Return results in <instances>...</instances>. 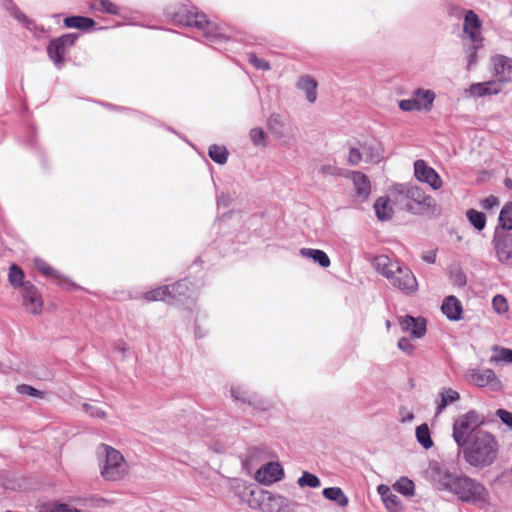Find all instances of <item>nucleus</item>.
Listing matches in <instances>:
<instances>
[{
    "instance_id": "1",
    "label": "nucleus",
    "mask_w": 512,
    "mask_h": 512,
    "mask_svg": "<svg viewBox=\"0 0 512 512\" xmlns=\"http://www.w3.org/2000/svg\"><path fill=\"white\" fill-rule=\"evenodd\" d=\"M428 474L436 489L451 492L462 502L481 505L487 500L488 492L481 483L468 476L452 473L438 462L430 463Z\"/></svg>"
},
{
    "instance_id": "2",
    "label": "nucleus",
    "mask_w": 512,
    "mask_h": 512,
    "mask_svg": "<svg viewBox=\"0 0 512 512\" xmlns=\"http://www.w3.org/2000/svg\"><path fill=\"white\" fill-rule=\"evenodd\" d=\"M172 21L181 26L196 28L203 33L205 43L220 49L223 43L229 41L220 29L210 22L204 13L198 12L197 8L188 5H179L176 8H169L166 12Z\"/></svg>"
},
{
    "instance_id": "3",
    "label": "nucleus",
    "mask_w": 512,
    "mask_h": 512,
    "mask_svg": "<svg viewBox=\"0 0 512 512\" xmlns=\"http://www.w3.org/2000/svg\"><path fill=\"white\" fill-rule=\"evenodd\" d=\"M373 266L389 283L405 294H411L418 288V283L413 272L406 266L401 265L397 260L387 255L375 257Z\"/></svg>"
},
{
    "instance_id": "4",
    "label": "nucleus",
    "mask_w": 512,
    "mask_h": 512,
    "mask_svg": "<svg viewBox=\"0 0 512 512\" xmlns=\"http://www.w3.org/2000/svg\"><path fill=\"white\" fill-rule=\"evenodd\" d=\"M463 448L466 462L474 467L489 466L497 457V442L494 436L486 431H477L470 445Z\"/></svg>"
},
{
    "instance_id": "5",
    "label": "nucleus",
    "mask_w": 512,
    "mask_h": 512,
    "mask_svg": "<svg viewBox=\"0 0 512 512\" xmlns=\"http://www.w3.org/2000/svg\"><path fill=\"white\" fill-rule=\"evenodd\" d=\"M484 423L483 415L470 410L457 417L453 422L452 436L459 448L468 444L469 438L476 433V429Z\"/></svg>"
},
{
    "instance_id": "6",
    "label": "nucleus",
    "mask_w": 512,
    "mask_h": 512,
    "mask_svg": "<svg viewBox=\"0 0 512 512\" xmlns=\"http://www.w3.org/2000/svg\"><path fill=\"white\" fill-rule=\"evenodd\" d=\"M395 190L413 204H407L406 210L413 214H424L435 207V200L426 195L424 190L416 185L398 184Z\"/></svg>"
},
{
    "instance_id": "7",
    "label": "nucleus",
    "mask_w": 512,
    "mask_h": 512,
    "mask_svg": "<svg viewBox=\"0 0 512 512\" xmlns=\"http://www.w3.org/2000/svg\"><path fill=\"white\" fill-rule=\"evenodd\" d=\"M99 455L105 459L101 465V474L106 480L116 481L124 477L127 472V465L123 455L108 445H102Z\"/></svg>"
},
{
    "instance_id": "8",
    "label": "nucleus",
    "mask_w": 512,
    "mask_h": 512,
    "mask_svg": "<svg viewBox=\"0 0 512 512\" xmlns=\"http://www.w3.org/2000/svg\"><path fill=\"white\" fill-rule=\"evenodd\" d=\"M77 33H67L60 37L51 39L47 46V54L54 65L61 69L64 65V57L70 47H72L78 39Z\"/></svg>"
},
{
    "instance_id": "9",
    "label": "nucleus",
    "mask_w": 512,
    "mask_h": 512,
    "mask_svg": "<svg viewBox=\"0 0 512 512\" xmlns=\"http://www.w3.org/2000/svg\"><path fill=\"white\" fill-rule=\"evenodd\" d=\"M298 503L288 497L264 491L260 497V508L263 512H294Z\"/></svg>"
},
{
    "instance_id": "10",
    "label": "nucleus",
    "mask_w": 512,
    "mask_h": 512,
    "mask_svg": "<svg viewBox=\"0 0 512 512\" xmlns=\"http://www.w3.org/2000/svg\"><path fill=\"white\" fill-rule=\"evenodd\" d=\"M267 128L275 139L283 145H290L295 142L290 122L282 115L273 113L267 120Z\"/></svg>"
},
{
    "instance_id": "11",
    "label": "nucleus",
    "mask_w": 512,
    "mask_h": 512,
    "mask_svg": "<svg viewBox=\"0 0 512 512\" xmlns=\"http://www.w3.org/2000/svg\"><path fill=\"white\" fill-rule=\"evenodd\" d=\"M467 380L478 387H488L494 392L503 389L502 381L492 369H469L466 373Z\"/></svg>"
},
{
    "instance_id": "12",
    "label": "nucleus",
    "mask_w": 512,
    "mask_h": 512,
    "mask_svg": "<svg viewBox=\"0 0 512 512\" xmlns=\"http://www.w3.org/2000/svg\"><path fill=\"white\" fill-rule=\"evenodd\" d=\"M498 261L506 266H512V233L495 230L492 240Z\"/></svg>"
},
{
    "instance_id": "13",
    "label": "nucleus",
    "mask_w": 512,
    "mask_h": 512,
    "mask_svg": "<svg viewBox=\"0 0 512 512\" xmlns=\"http://www.w3.org/2000/svg\"><path fill=\"white\" fill-rule=\"evenodd\" d=\"M33 263L38 272L47 278H53L60 288L67 291L79 289V286L76 283H74L70 278L62 275L59 271L55 270L44 259L36 257L34 258Z\"/></svg>"
},
{
    "instance_id": "14",
    "label": "nucleus",
    "mask_w": 512,
    "mask_h": 512,
    "mask_svg": "<svg viewBox=\"0 0 512 512\" xmlns=\"http://www.w3.org/2000/svg\"><path fill=\"white\" fill-rule=\"evenodd\" d=\"M23 306L25 310L33 315H38L43 309V299L38 288L31 282H27L21 290Z\"/></svg>"
},
{
    "instance_id": "15",
    "label": "nucleus",
    "mask_w": 512,
    "mask_h": 512,
    "mask_svg": "<svg viewBox=\"0 0 512 512\" xmlns=\"http://www.w3.org/2000/svg\"><path fill=\"white\" fill-rule=\"evenodd\" d=\"M414 175L420 182L429 184L433 190H438L442 186V180L438 173L424 160L419 159L414 162Z\"/></svg>"
},
{
    "instance_id": "16",
    "label": "nucleus",
    "mask_w": 512,
    "mask_h": 512,
    "mask_svg": "<svg viewBox=\"0 0 512 512\" xmlns=\"http://www.w3.org/2000/svg\"><path fill=\"white\" fill-rule=\"evenodd\" d=\"M481 28L482 21L479 16L473 10L465 11L462 40H474L475 42L483 40Z\"/></svg>"
},
{
    "instance_id": "17",
    "label": "nucleus",
    "mask_w": 512,
    "mask_h": 512,
    "mask_svg": "<svg viewBox=\"0 0 512 512\" xmlns=\"http://www.w3.org/2000/svg\"><path fill=\"white\" fill-rule=\"evenodd\" d=\"M283 475V468L278 462H269L257 470L255 479L261 484L271 485L280 481Z\"/></svg>"
},
{
    "instance_id": "18",
    "label": "nucleus",
    "mask_w": 512,
    "mask_h": 512,
    "mask_svg": "<svg viewBox=\"0 0 512 512\" xmlns=\"http://www.w3.org/2000/svg\"><path fill=\"white\" fill-rule=\"evenodd\" d=\"M169 288V304L182 302L184 298H193L195 288L189 279H182L168 285Z\"/></svg>"
},
{
    "instance_id": "19",
    "label": "nucleus",
    "mask_w": 512,
    "mask_h": 512,
    "mask_svg": "<svg viewBox=\"0 0 512 512\" xmlns=\"http://www.w3.org/2000/svg\"><path fill=\"white\" fill-rule=\"evenodd\" d=\"M230 396L237 404H247L254 408L261 409V401L257 395L250 391L245 385L232 384L230 387Z\"/></svg>"
},
{
    "instance_id": "20",
    "label": "nucleus",
    "mask_w": 512,
    "mask_h": 512,
    "mask_svg": "<svg viewBox=\"0 0 512 512\" xmlns=\"http://www.w3.org/2000/svg\"><path fill=\"white\" fill-rule=\"evenodd\" d=\"M426 320L422 317L405 315L399 317V325L405 332H409L414 338H422L426 331Z\"/></svg>"
},
{
    "instance_id": "21",
    "label": "nucleus",
    "mask_w": 512,
    "mask_h": 512,
    "mask_svg": "<svg viewBox=\"0 0 512 512\" xmlns=\"http://www.w3.org/2000/svg\"><path fill=\"white\" fill-rule=\"evenodd\" d=\"M494 73L497 82L508 83L512 81V59L503 55H498L493 59Z\"/></svg>"
},
{
    "instance_id": "22",
    "label": "nucleus",
    "mask_w": 512,
    "mask_h": 512,
    "mask_svg": "<svg viewBox=\"0 0 512 512\" xmlns=\"http://www.w3.org/2000/svg\"><path fill=\"white\" fill-rule=\"evenodd\" d=\"M502 90V85L496 80L473 83L467 92L474 97H484L487 95H496Z\"/></svg>"
},
{
    "instance_id": "23",
    "label": "nucleus",
    "mask_w": 512,
    "mask_h": 512,
    "mask_svg": "<svg viewBox=\"0 0 512 512\" xmlns=\"http://www.w3.org/2000/svg\"><path fill=\"white\" fill-rule=\"evenodd\" d=\"M442 313L451 321L462 319L463 307L460 300L453 296H447L441 306Z\"/></svg>"
},
{
    "instance_id": "24",
    "label": "nucleus",
    "mask_w": 512,
    "mask_h": 512,
    "mask_svg": "<svg viewBox=\"0 0 512 512\" xmlns=\"http://www.w3.org/2000/svg\"><path fill=\"white\" fill-rule=\"evenodd\" d=\"M361 148L363 151L364 159L367 162L378 163L383 158L382 144L376 139L365 141L361 145Z\"/></svg>"
},
{
    "instance_id": "25",
    "label": "nucleus",
    "mask_w": 512,
    "mask_h": 512,
    "mask_svg": "<svg viewBox=\"0 0 512 512\" xmlns=\"http://www.w3.org/2000/svg\"><path fill=\"white\" fill-rule=\"evenodd\" d=\"M377 491L381 496L387 510H389L390 512L401 511V501L399 497L393 493L389 486L381 484L378 486Z\"/></svg>"
},
{
    "instance_id": "26",
    "label": "nucleus",
    "mask_w": 512,
    "mask_h": 512,
    "mask_svg": "<svg viewBox=\"0 0 512 512\" xmlns=\"http://www.w3.org/2000/svg\"><path fill=\"white\" fill-rule=\"evenodd\" d=\"M355 192L358 197L367 199L371 192V185L368 177L359 171H353L351 173Z\"/></svg>"
},
{
    "instance_id": "27",
    "label": "nucleus",
    "mask_w": 512,
    "mask_h": 512,
    "mask_svg": "<svg viewBox=\"0 0 512 512\" xmlns=\"http://www.w3.org/2000/svg\"><path fill=\"white\" fill-rule=\"evenodd\" d=\"M2 6L11 16L22 23L26 29L33 31L36 28L35 22L22 13L14 4L13 0H2Z\"/></svg>"
},
{
    "instance_id": "28",
    "label": "nucleus",
    "mask_w": 512,
    "mask_h": 512,
    "mask_svg": "<svg viewBox=\"0 0 512 512\" xmlns=\"http://www.w3.org/2000/svg\"><path fill=\"white\" fill-rule=\"evenodd\" d=\"M463 48L467 60V69L471 70L478 63L477 53L483 48V40L475 42L474 40H462Z\"/></svg>"
},
{
    "instance_id": "29",
    "label": "nucleus",
    "mask_w": 512,
    "mask_h": 512,
    "mask_svg": "<svg viewBox=\"0 0 512 512\" xmlns=\"http://www.w3.org/2000/svg\"><path fill=\"white\" fill-rule=\"evenodd\" d=\"M297 88L305 93L309 103H314L317 99V82L312 77L305 75L299 78Z\"/></svg>"
},
{
    "instance_id": "30",
    "label": "nucleus",
    "mask_w": 512,
    "mask_h": 512,
    "mask_svg": "<svg viewBox=\"0 0 512 512\" xmlns=\"http://www.w3.org/2000/svg\"><path fill=\"white\" fill-rule=\"evenodd\" d=\"M299 252L301 256L313 260V262L317 263L322 268H327L330 266V258L323 250L301 248Z\"/></svg>"
},
{
    "instance_id": "31",
    "label": "nucleus",
    "mask_w": 512,
    "mask_h": 512,
    "mask_svg": "<svg viewBox=\"0 0 512 512\" xmlns=\"http://www.w3.org/2000/svg\"><path fill=\"white\" fill-rule=\"evenodd\" d=\"M413 96L415 98V101L419 103L420 111H430L433 106V102L436 98V94L434 91L423 88L416 89L413 93Z\"/></svg>"
},
{
    "instance_id": "32",
    "label": "nucleus",
    "mask_w": 512,
    "mask_h": 512,
    "mask_svg": "<svg viewBox=\"0 0 512 512\" xmlns=\"http://www.w3.org/2000/svg\"><path fill=\"white\" fill-rule=\"evenodd\" d=\"M64 25L67 28H75L79 30H88L95 25V21L90 17L73 15L64 18Z\"/></svg>"
},
{
    "instance_id": "33",
    "label": "nucleus",
    "mask_w": 512,
    "mask_h": 512,
    "mask_svg": "<svg viewBox=\"0 0 512 512\" xmlns=\"http://www.w3.org/2000/svg\"><path fill=\"white\" fill-rule=\"evenodd\" d=\"M374 210L376 217L380 221L389 220L393 216V208L387 197H379L374 204Z\"/></svg>"
},
{
    "instance_id": "34",
    "label": "nucleus",
    "mask_w": 512,
    "mask_h": 512,
    "mask_svg": "<svg viewBox=\"0 0 512 512\" xmlns=\"http://www.w3.org/2000/svg\"><path fill=\"white\" fill-rule=\"evenodd\" d=\"M460 399V394L452 388H445L440 392V401L437 404L436 415H439L450 404Z\"/></svg>"
},
{
    "instance_id": "35",
    "label": "nucleus",
    "mask_w": 512,
    "mask_h": 512,
    "mask_svg": "<svg viewBox=\"0 0 512 512\" xmlns=\"http://www.w3.org/2000/svg\"><path fill=\"white\" fill-rule=\"evenodd\" d=\"M8 281L13 288H21V290L25 288L26 283L28 282L25 281V273L23 269L17 264H12L10 266Z\"/></svg>"
},
{
    "instance_id": "36",
    "label": "nucleus",
    "mask_w": 512,
    "mask_h": 512,
    "mask_svg": "<svg viewBox=\"0 0 512 512\" xmlns=\"http://www.w3.org/2000/svg\"><path fill=\"white\" fill-rule=\"evenodd\" d=\"M500 232L512 230V202H507L501 209L498 218V227Z\"/></svg>"
},
{
    "instance_id": "37",
    "label": "nucleus",
    "mask_w": 512,
    "mask_h": 512,
    "mask_svg": "<svg viewBox=\"0 0 512 512\" xmlns=\"http://www.w3.org/2000/svg\"><path fill=\"white\" fill-rule=\"evenodd\" d=\"M323 496L341 507L348 505V497L344 494L343 490L339 487H328L323 490Z\"/></svg>"
},
{
    "instance_id": "38",
    "label": "nucleus",
    "mask_w": 512,
    "mask_h": 512,
    "mask_svg": "<svg viewBox=\"0 0 512 512\" xmlns=\"http://www.w3.org/2000/svg\"><path fill=\"white\" fill-rule=\"evenodd\" d=\"M169 295H170V292H169L168 285H162V286L156 287L150 291L143 293L142 298L148 302L165 301L168 303Z\"/></svg>"
},
{
    "instance_id": "39",
    "label": "nucleus",
    "mask_w": 512,
    "mask_h": 512,
    "mask_svg": "<svg viewBox=\"0 0 512 512\" xmlns=\"http://www.w3.org/2000/svg\"><path fill=\"white\" fill-rule=\"evenodd\" d=\"M208 155L215 163L224 165L228 160L229 152L223 145L212 144L208 149Z\"/></svg>"
},
{
    "instance_id": "40",
    "label": "nucleus",
    "mask_w": 512,
    "mask_h": 512,
    "mask_svg": "<svg viewBox=\"0 0 512 512\" xmlns=\"http://www.w3.org/2000/svg\"><path fill=\"white\" fill-rule=\"evenodd\" d=\"M415 435L418 443L424 449H429L433 446V440L431 438L430 430L426 423H423L416 428Z\"/></svg>"
},
{
    "instance_id": "41",
    "label": "nucleus",
    "mask_w": 512,
    "mask_h": 512,
    "mask_svg": "<svg viewBox=\"0 0 512 512\" xmlns=\"http://www.w3.org/2000/svg\"><path fill=\"white\" fill-rule=\"evenodd\" d=\"M466 217L470 224L478 231H482L486 226V215L483 212L475 209H469L466 212Z\"/></svg>"
},
{
    "instance_id": "42",
    "label": "nucleus",
    "mask_w": 512,
    "mask_h": 512,
    "mask_svg": "<svg viewBox=\"0 0 512 512\" xmlns=\"http://www.w3.org/2000/svg\"><path fill=\"white\" fill-rule=\"evenodd\" d=\"M91 7L94 10L111 15H118L120 12V8L110 0H93Z\"/></svg>"
},
{
    "instance_id": "43",
    "label": "nucleus",
    "mask_w": 512,
    "mask_h": 512,
    "mask_svg": "<svg viewBox=\"0 0 512 512\" xmlns=\"http://www.w3.org/2000/svg\"><path fill=\"white\" fill-rule=\"evenodd\" d=\"M393 487L397 492L406 497H411L414 495V482L406 477H401L399 480H397Z\"/></svg>"
},
{
    "instance_id": "44",
    "label": "nucleus",
    "mask_w": 512,
    "mask_h": 512,
    "mask_svg": "<svg viewBox=\"0 0 512 512\" xmlns=\"http://www.w3.org/2000/svg\"><path fill=\"white\" fill-rule=\"evenodd\" d=\"M494 355L491 357L490 361L494 363H512V349L494 346L493 347Z\"/></svg>"
},
{
    "instance_id": "45",
    "label": "nucleus",
    "mask_w": 512,
    "mask_h": 512,
    "mask_svg": "<svg viewBox=\"0 0 512 512\" xmlns=\"http://www.w3.org/2000/svg\"><path fill=\"white\" fill-rule=\"evenodd\" d=\"M297 484L300 487H311L317 488L321 485V481L318 476L308 471H304L301 477L298 478Z\"/></svg>"
},
{
    "instance_id": "46",
    "label": "nucleus",
    "mask_w": 512,
    "mask_h": 512,
    "mask_svg": "<svg viewBox=\"0 0 512 512\" xmlns=\"http://www.w3.org/2000/svg\"><path fill=\"white\" fill-rule=\"evenodd\" d=\"M207 318V313L200 309L195 311L194 317V327H195V336L197 338H202L207 334V329L201 326V322Z\"/></svg>"
},
{
    "instance_id": "47",
    "label": "nucleus",
    "mask_w": 512,
    "mask_h": 512,
    "mask_svg": "<svg viewBox=\"0 0 512 512\" xmlns=\"http://www.w3.org/2000/svg\"><path fill=\"white\" fill-rule=\"evenodd\" d=\"M251 142L255 146L265 147L266 146V133L262 128H252L249 132Z\"/></svg>"
},
{
    "instance_id": "48",
    "label": "nucleus",
    "mask_w": 512,
    "mask_h": 512,
    "mask_svg": "<svg viewBox=\"0 0 512 512\" xmlns=\"http://www.w3.org/2000/svg\"><path fill=\"white\" fill-rule=\"evenodd\" d=\"M450 280L457 287H464L467 283L466 274L461 268H453L450 271Z\"/></svg>"
},
{
    "instance_id": "49",
    "label": "nucleus",
    "mask_w": 512,
    "mask_h": 512,
    "mask_svg": "<svg viewBox=\"0 0 512 512\" xmlns=\"http://www.w3.org/2000/svg\"><path fill=\"white\" fill-rule=\"evenodd\" d=\"M248 61L254 68L258 70L268 71L271 68L269 62L263 58H259L255 53L248 54Z\"/></svg>"
},
{
    "instance_id": "50",
    "label": "nucleus",
    "mask_w": 512,
    "mask_h": 512,
    "mask_svg": "<svg viewBox=\"0 0 512 512\" xmlns=\"http://www.w3.org/2000/svg\"><path fill=\"white\" fill-rule=\"evenodd\" d=\"M492 306L496 313L504 314L508 311V303L503 295L497 294L492 299Z\"/></svg>"
},
{
    "instance_id": "51",
    "label": "nucleus",
    "mask_w": 512,
    "mask_h": 512,
    "mask_svg": "<svg viewBox=\"0 0 512 512\" xmlns=\"http://www.w3.org/2000/svg\"><path fill=\"white\" fill-rule=\"evenodd\" d=\"M82 408L89 416L93 418L103 419L106 417V412L96 405L83 403Z\"/></svg>"
},
{
    "instance_id": "52",
    "label": "nucleus",
    "mask_w": 512,
    "mask_h": 512,
    "mask_svg": "<svg viewBox=\"0 0 512 512\" xmlns=\"http://www.w3.org/2000/svg\"><path fill=\"white\" fill-rule=\"evenodd\" d=\"M17 392L22 395H29L32 397L43 398L44 392L28 385V384H20L17 386Z\"/></svg>"
},
{
    "instance_id": "53",
    "label": "nucleus",
    "mask_w": 512,
    "mask_h": 512,
    "mask_svg": "<svg viewBox=\"0 0 512 512\" xmlns=\"http://www.w3.org/2000/svg\"><path fill=\"white\" fill-rule=\"evenodd\" d=\"M399 108L405 112L420 111V106L415 98L403 99L399 101Z\"/></svg>"
},
{
    "instance_id": "54",
    "label": "nucleus",
    "mask_w": 512,
    "mask_h": 512,
    "mask_svg": "<svg viewBox=\"0 0 512 512\" xmlns=\"http://www.w3.org/2000/svg\"><path fill=\"white\" fill-rule=\"evenodd\" d=\"M465 11L466 10L454 3H449L446 5L447 14L455 19H460L462 15L465 16Z\"/></svg>"
},
{
    "instance_id": "55",
    "label": "nucleus",
    "mask_w": 512,
    "mask_h": 512,
    "mask_svg": "<svg viewBox=\"0 0 512 512\" xmlns=\"http://www.w3.org/2000/svg\"><path fill=\"white\" fill-rule=\"evenodd\" d=\"M397 346L398 348L403 351L404 353L408 354V355H412L413 351H414V345L411 343V341L406 338V337H402L398 340V343H397Z\"/></svg>"
},
{
    "instance_id": "56",
    "label": "nucleus",
    "mask_w": 512,
    "mask_h": 512,
    "mask_svg": "<svg viewBox=\"0 0 512 512\" xmlns=\"http://www.w3.org/2000/svg\"><path fill=\"white\" fill-rule=\"evenodd\" d=\"M364 158L363 151L357 148H350L348 161L351 165H357Z\"/></svg>"
},
{
    "instance_id": "57",
    "label": "nucleus",
    "mask_w": 512,
    "mask_h": 512,
    "mask_svg": "<svg viewBox=\"0 0 512 512\" xmlns=\"http://www.w3.org/2000/svg\"><path fill=\"white\" fill-rule=\"evenodd\" d=\"M496 415L499 417L501 422L505 425H507L509 428L512 429V413L504 410V409H498L496 412Z\"/></svg>"
},
{
    "instance_id": "58",
    "label": "nucleus",
    "mask_w": 512,
    "mask_h": 512,
    "mask_svg": "<svg viewBox=\"0 0 512 512\" xmlns=\"http://www.w3.org/2000/svg\"><path fill=\"white\" fill-rule=\"evenodd\" d=\"M498 205H499V200L496 196H493V195H490V196L484 198L481 202V206L486 210H490Z\"/></svg>"
},
{
    "instance_id": "59",
    "label": "nucleus",
    "mask_w": 512,
    "mask_h": 512,
    "mask_svg": "<svg viewBox=\"0 0 512 512\" xmlns=\"http://www.w3.org/2000/svg\"><path fill=\"white\" fill-rule=\"evenodd\" d=\"M49 512H81L80 510L71 507L67 504H55Z\"/></svg>"
},
{
    "instance_id": "60",
    "label": "nucleus",
    "mask_w": 512,
    "mask_h": 512,
    "mask_svg": "<svg viewBox=\"0 0 512 512\" xmlns=\"http://www.w3.org/2000/svg\"><path fill=\"white\" fill-rule=\"evenodd\" d=\"M231 203V197L229 194L222 193L217 197V205L228 207Z\"/></svg>"
},
{
    "instance_id": "61",
    "label": "nucleus",
    "mask_w": 512,
    "mask_h": 512,
    "mask_svg": "<svg viewBox=\"0 0 512 512\" xmlns=\"http://www.w3.org/2000/svg\"><path fill=\"white\" fill-rule=\"evenodd\" d=\"M414 419V415L412 412H401V422L403 423H407V422H410Z\"/></svg>"
},
{
    "instance_id": "62",
    "label": "nucleus",
    "mask_w": 512,
    "mask_h": 512,
    "mask_svg": "<svg viewBox=\"0 0 512 512\" xmlns=\"http://www.w3.org/2000/svg\"><path fill=\"white\" fill-rule=\"evenodd\" d=\"M321 172L323 174H334L333 168L330 165H323L321 167Z\"/></svg>"
},
{
    "instance_id": "63",
    "label": "nucleus",
    "mask_w": 512,
    "mask_h": 512,
    "mask_svg": "<svg viewBox=\"0 0 512 512\" xmlns=\"http://www.w3.org/2000/svg\"><path fill=\"white\" fill-rule=\"evenodd\" d=\"M436 259L435 254H428L423 256V260L427 263H434Z\"/></svg>"
},
{
    "instance_id": "64",
    "label": "nucleus",
    "mask_w": 512,
    "mask_h": 512,
    "mask_svg": "<svg viewBox=\"0 0 512 512\" xmlns=\"http://www.w3.org/2000/svg\"><path fill=\"white\" fill-rule=\"evenodd\" d=\"M258 450H259L258 448H252V449H250V451H249V456H250V458H253V457H254V455L258 452Z\"/></svg>"
}]
</instances>
